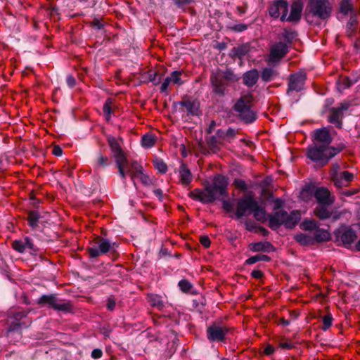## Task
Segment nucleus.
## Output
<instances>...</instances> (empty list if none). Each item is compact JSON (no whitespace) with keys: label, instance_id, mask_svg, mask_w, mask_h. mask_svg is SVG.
Segmentation results:
<instances>
[{"label":"nucleus","instance_id":"obj_4","mask_svg":"<svg viewBox=\"0 0 360 360\" xmlns=\"http://www.w3.org/2000/svg\"><path fill=\"white\" fill-rule=\"evenodd\" d=\"M252 101L251 95H245L242 96L234 105V110L238 115L246 123L252 122L257 118L255 112L251 109Z\"/></svg>","mask_w":360,"mask_h":360},{"label":"nucleus","instance_id":"obj_46","mask_svg":"<svg viewBox=\"0 0 360 360\" xmlns=\"http://www.w3.org/2000/svg\"><path fill=\"white\" fill-rule=\"evenodd\" d=\"M333 318L330 315H326L323 317V330H328L332 325Z\"/></svg>","mask_w":360,"mask_h":360},{"label":"nucleus","instance_id":"obj_47","mask_svg":"<svg viewBox=\"0 0 360 360\" xmlns=\"http://www.w3.org/2000/svg\"><path fill=\"white\" fill-rule=\"evenodd\" d=\"M223 208L228 212H233L234 210V204L233 201L231 200H224L223 202Z\"/></svg>","mask_w":360,"mask_h":360},{"label":"nucleus","instance_id":"obj_10","mask_svg":"<svg viewBox=\"0 0 360 360\" xmlns=\"http://www.w3.org/2000/svg\"><path fill=\"white\" fill-rule=\"evenodd\" d=\"M288 44L282 41L274 44L270 48V53L268 58L269 63H278L288 52Z\"/></svg>","mask_w":360,"mask_h":360},{"label":"nucleus","instance_id":"obj_1","mask_svg":"<svg viewBox=\"0 0 360 360\" xmlns=\"http://www.w3.org/2000/svg\"><path fill=\"white\" fill-rule=\"evenodd\" d=\"M228 184V179L218 174L214 176L212 184H206L203 189L195 188L189 193V196L202 203H211L219 197L227 195Z\"/></svg>","mask_w":360,"mask_h":360},{"label":"nucleus","instance_id":"obj_43","mask_svg":"<svg viewBox=\"0 0 360 360\" xmlns=\"http://www.w3.org/2000/svg\"><path fill=\"white\" fill-rule=\"evenodd\" d=\"M271 246V243L269 242H259L252 244V249L254 251H262L267 250Z\"/></svg>","mask_w":360,"mask_h":360},{"label":"nucleus","instance_id":"obj_39","mask_svg":"<svg viewBox=\"0 0 360 360\" xmlns=\"http://www.w3.org/2000/svg\"><path fill=\"white\" fill-rule=\"evenodd\" d=\"M148 302L153 307H155L158 308H162L164 306L163 301L161 300L160 297L157 295H150L148 296Z\"/></svg>","mask_w":360,"mask_h":360},{"label":"nucleus","instance_id":"obj_48","mask_svg":"<svg viewBox=\"0 0 360 360\" xmlns=\"http://www.w3.org/2000/svg\"><path fill=\"white\" fill-rule=\"evenodd\" d=\"M179 286L183 291L185 292L188 291L192 287L191 283L186 280L180 281L179 283Z\"/></svg>","mask_w":360,"mask_h":360},{"label":"nucleus","instance_id":"obj_23","mask_svg":"<svg viewBox=\"0 0 360 360\" xmlns=\"http://www.w3.org/2000/svg\"><path fill=\"white\" fill-rule=\"evenodd\" d=\"M311 234L313 236L314 243L315 242H325L329 240L330 238V233L323 229L319 228V226L314 230V231Z\"/></svg>","mask_w":360,"mask_h":360},{"label":"nucleus","instance_id":"obj_7","mask_svg":"<svg viewBox=\"0 0 360 360\" xmlns=\"http://www.w3.org/2000/svg\"><path fill=\"white\" fill-rule=\"evenodd\" d=\"M338 170V165H334L330 172V176L334 184L338 188L347 186L348 183L353 180L354 174L348 171L339 172Z\"/></svg>","mask_w":360,"mask_h":360},{"label":"nucleus","instance_id":"obj_58","mask_svg":"<svg viewBox=\"0 0 360 360\" xmlns=\"http://www.w3.org/2000/svg\"><path fill=\"white\" fill-rule=\"evenodd\" d=\"M66 82L69 87H73L76 84V80L72 75H68Z\"/></svg>","mask_w":360,"mask_h":360},{"label":"nucleus","instance_id":"obj_42","mask_svg":"<svg viewBox=\"0 0 360 360\" xmlns=\"http://www.w3.org/2000/svg\"><path fill=\"white\" fill-rule=\"evenodd\" d=\"M142 145L145 148L152 147L155 142V138L151 134H146L142 137Z\"/></svg>","mask_w":360,"mask_h":360},{"label":"nucleus","instance_id":"obj_30","mask_svg":"<svg viewBox=\"0 0 360 360\" xmlns=\"http://www.w3.org/2000/svg\"><path fill=\"white\" fill-rule=\"evenodd\" d=\"M39 213L36 210H32L29 212L27 217V221L29 226L32 229H36L38 227L39 219H40Z\"/></svg>","mask_w":360,"mask_h":360},{"label":"nucleus","instance_id":"obj_53","mask_svg":"<svg viewBox=\"0 0 360 360\" xmlns=\"http://www.w3.org/2000/svg\"><path fill=\"white\" fill-rule=\"evenodd\" d=\"M200 241L205 248H209L211 243L209 237L206 236H201Z\"/></svg>","mask_w":360,"mask_h":360},{"label":"nucleus","instance_id":"obj_54","mask_svg":"<svg viewBox=\"0 0 360 360\" xmlns=\"http://www.w3.org/2000/svg\"><path fill=\"white\" fill-rule=\"evenodd\" d=\"M119 174L121 176V178L123 180H125L127 174H129L127 172L128 166L127 167H117Z\"/></svg>","mask_w":360,"mask_h":360},{"label":"nucleus","instance_id":"obj_59","mask_svg":"<svg viewBox=\"0 0 360 360\" xmlns=\"http://www.w3.org/2000/svg\"><path fill=\"white\" fill-rule=\"evenodd\" d=\"M103 352L99 349H95L91 352V356L94 359H99L102 356Z\"/></svg>","mask_w":360,"mask_h":360},{"label":"nucleus","instance_id":"obj_17","mask_svg":"<svg viewBox=\"0 0 360 360\" xmlns=\"http://www.w3.org/2000/svg\"><path fill=\"white\" fill-rule=\"evenodd\" d=\"M314 139L317 145L326 146L330 147L329 145L332 141L330 134L327 128L319 129L314 131Z\"/></svg>","mask_w":360,"mask_h":360},{"label":"nucleus","instance_id":"obj_32","mask_svg":"<svg viewBox=\"0 0 360 360\" xmlns=\"http://www.w3.org/2000/svg\"><path fill=\"white\" fill-rule=\"evenodd\" d=\"M277 75V72L271 68L263 69L261 75L262 79L266 82L271 81Z\"/></svg>","mask_w":360,"mask_h":360},{"label":"nucleus","instance_id":"obj_64","mask_svg":"<svg viewBox=\"0 0 360 360\" xmlns=\"http://www.w3.org/2000/svg\"><path fill=\"white\" fill-rule=\"evenodd\" d=\"M274 352V348L270 345H267L264 349V353L266 355H270V354H273Z\"/></svg>","mask_w":360,"mask_h":360},{"label":"nucleus","instance_id":"obj_31","mask_svg":"<svg viewBox=\"0 0 360 360\" xmlns=\"http://www.w3.org/2000/svg\"><path fill=\"white\" fill-rule=\"evenodd\" d=\"M356 82V80H352L347 77H343L339 79L337 82V88L340 92L350 87Z\"/></svg>","mask_w":360,"mask_h":360},{"label":"nucleus","instance_id":"obj_11","mask_svg":"<svg viewBox=\"0 0 360 360\" xmlns=\"http://www.w3.org/2000/svg\"><path fill=\"white\" fill-rule=\"evenodd\" d=\"M349 108V103L347 102L341 103L338 106L332 108L330 110L328 122L334 124L337 127L341 128L342 125V119L344 112Z\"/></svg>","mask_w":360,"mask_h":360},{"label":"nucleus","instance_id":"obj_28","mask_svg":"<svg viewBox=\"0 0 360 360\" xmlns=\"http://www.w3.org/2000/svg\"><path fill=\"white\" fill-rule=\"evenodd\" d=\"M297 242L302 245L314 244L313 236L311 233H298L295 236Z\"/></svg>","mask_w":360,"mask_h":360},{"label":"nucleus","instance_id":"obj_41","mask_svg":"<svg viewBox=\"0 0 360 360\" xmlns=\"http://www.w3.org/2000/svg\"><path fill=\"white\" fill-rule=\"evenodd\" d=\"M153 165L156 169H158L160 173L165 174L167 171V166L165 163V162L159 158H155L153 160Z\"/></svg>","mask_w":360,"mask_h":360},{"label":"nucleus","instance_id":"obj_55","mask_svg":"<svg viewBox=\"0 0 360 360\" xmlns=\"http://www.w3.org/2000/svg\"><path fill=\"white\" fill-rule=\"evenodd\" d=\"M157 72H150L149 75V80L152 82L155 85H157L160 83V78L157 79L158 76Z\"/></svg>","mask_w":360,"mask_h":360},{"label":"nucleus","instance_id":"obj_26","mask_svg":"<svg viewBox=\"0 0 360 360\" xmlns=\"http://www.w3.org/2000/svg\"><path fill=\"white\" fill-rule=\"evenodd\" d=\"M327 204H319L314 210L315 215L321 220L328 219L332 211L328 207Z\"/></svg>","mask_w":360,"mask_h":360},{"label":"nucleus","instance_id":"obj_49","mask_svg":"<svg viewBox=\"0 0 360 360\" xmlns=\"http://www.w3.org/2000/svg\"><path fill=\"white\" fill-rule=\"evenodd\" d=\"M97 165L100 167H105L108 165V158L99 155L97 160Z\"/></svg>","mask_w":360,"mask_h":360},{"label":"nucleus","instance_id":"obj_5","mask_svg":"<svg viewBox=\"0 0 360 360\" xmlns=\"http://www.w3.org/2000/svg\"><path fill=\"white\" fill-rule=\"evenodd\" d=\"M309 14L321 20L328 18L331 13V5L328 0H309Z\"/></svg>","mask_w":360,"mask_h":360},{"label":"nucleus","instance_id":"obj_6","mask_svg":"<svg viewBox=\"0 0 360 360\" xmlns=\"http://www.w3.org/2000/svg\"><path fill=\"white\" fill-rule=\"evenodd\" d=\"M38 304L47 305L55 310L68 312L72 309V305L68 300H60L56 295H42L38 300Z\"/></svg>","mask_w":360,"mask_h":360},{"label":"nucleus","instance_id":"obj_61","mask_svg":"<svg viewBox=\"0 0 360 360\" xmlns=\"http://www.w3.org/2000/svg\"><path fill=\"white\" fill-rule=\"evenodd\" d=\"M107 307L109 310L112 311L115 307V301L111 298L108 299Z\"/></svg>","mask_w":360,"mask_h":360},{"label":"nucleus","instance_id":"obj_57","mask_svg":"<svg viewBox=\"0 0 360 360\" xmlns=\"http://www.w3.org/2000/svg\"><path fill=\"white\" fill-rule=\"evenodd\" d=\"M235 130L233 129H229L226 131V140L230 141L235 136Z\"/></svg>","mask_w":360,"mask_h":360},{"label":"nucleus","instance_id":"obj_62","mask_svg":"<svg viewBox=\"0 0 360 360\" xmlns=\"http://www.w3.org/2000/svg\"><path fill=\"white\" fill-rule=\"evenodd\" d=\"M63 153L62 149L58 146H55L53 149V154L56 156H60Z\"/></svg>","mask_w":360,"mask_h":360},{"label":"nucleus","instance_id":"obj_44","mask_svg":"<svg viewBox=\"0 0 360 360\" xmlns=\"http://www.w3.org/2000/svg\"><path fill=\"white\" fill-rule=\"evenodd\" d=\"M282 36H283V39L285 41L284 43L288 44V46L290 47L292 39L295 37V32H290V31H288V30H285L283 32Z\"/></svg>","mask_w":360,"mask_h":360},{"label":"nucleus","instance_id":"obj_2","mask_svg":"<svg viewBox=\"0 0 360 360\" xmlns=\"http://www.w3.org/2000/svg\"><path fill=\"white\" fill-rule=\"evenodd\" d=\"M300 216L299 211H292L290 214L281 210L276 212L269 216V226L272 229H276L283 224L286 228L291 229L298 223Z\"/></svg>","mask_w":360,"mask_h":360},{"label":"nucleus","instance_id":"obj_13","mask_svg":"<svg viewBox=\"0 0 360 360\" xmlns=\"http://www.w3.org/2000/svg\"><path fill=\"white\" fill-rule=\"evenodd\" d=\"M306 75L304 72H297L290 76L288 83V93L290 91H300L302 89Z\"/></svg>","mask_w":360,"mask_h":360},{"label":"nucleus","instance_id":"obj_9","mask_svg":"<svg viewBox=\"0 0 360 360\" xmlns=\"http://www.w3.org/2000/svg\"><path fill=\"white\" fill-rule=\"evenodd\" d=\"M256 200L251 196H246L237 200L235 215L238 219L249 215Z\"/></svg>","mask_w":360,"mask_h":360},{"label":"nucleus","instance_id":"obj_20","mask_svg":"<svg viewBox=\"0 0 360 360\" xmlns=\"http://www.w3.org/2000/svg\"><path fill=\"white\" fill-rule=\"evenodd\" d=\"M179 183L184 186H188L193 181V174L184 163H181L178 169Z\"/></svg>","mask_w":360,"mask_h":360},{"label":"nucleus","instance_id":"obj_37","mask_svg":"<svg viewBox=\"0 0 360 360\" xmlns=\"http://www.w3.org/2000/svg\"><path fill=\"white\" fill-rule=\"evenodd\" d=\"M340 13L343 15H347L349 13H352L353 8L350 0H342L340 5Z\"/></svg>","mask_w":360,"mask_h":360},{"label":"nucleus","instance_id":"obj_38","mask_svg":"<svg viewBox=\"0 0 360 360\" xmlns=\"http://www.w3.org/2000/svg\"><path fill=\"white\" fill-rule=\"evenodd\" d=\"M112 101L110 98L107 99L103 105V114L107 121L110 120L111 114L112 113Z\"/></svg>","mask_w":360,"mask_h":360},{"label":"nucleus","instance_id":"obj_29","mask_svg":"<svg viewBox=\"0 0 360 360\" xmlns=\"http://www.w3.org/2000/svg\"><path fill=\"white\" fill-rule=\"evenodd\" d=\"M211 80L214 86V91L220 96L223 95L224 94L225 87L222 80L217 77H212Z\"/></svg>","mask_w":360,"mask_h":360},{"label":"nucleus","instance_id":"obj_19","mask_svg":"<svg viewBox=\"0 0 360 360\" xmlns=\"http://www.w3.org/2000/svg\"><path fill=\"white\" fill-rule=\"evenodd\" d=\"M314 197L319 204L332 205L334 202V197L327 188L323 187L315 191Z\"/></svg>","mask_w":360,"mask_h":360},{"label":"nucleus","instance_id":"obj_35","mask_svg":"<svg viewBox=\"0 0 360 360\" xmlns=\"http://www.w3.org/2000/svg\"><path fill=\"white\" fill-rule=\"evenodd\" d=\"M115 159L116 165L119 167H127L129 165L128 160L124 154L123 150L117 153L113 154Z\"/></svg>","mask_w":360,"mask_h":360},{"label":"nucleus","instance_id":"obj_56","mask_svg":"<svg viewBox=\"0 0 360 360\" xmlns=\"http://www.w3.org/2000/svg\"><path fill=\"white\" fill-rule=\"evenodd\" d=\"M248 26L245 24H237L231 27L232 30L236 32H243L247 30Z\"/></svg>","mask_w":360,"mask_h":360},{"label":"nucleus","instance_id":"obj_34","mask_svg":"<svg viewBox=\"0 0 360 360\" xmlns=\"http://www.w3.org/2000/svg\"><path fill=\"white\" fill-rule=\"evenodd\" d=\"M221 140H226V131L219 129L216 135L210 139L209 144L212 146H217L218 143H221Z\"/></svg>","mask_w":360,"mask_h":360},{"label":"nucleus","instance_id":"obj_45","mask_svg":"<svg viewBox=\"0 0 360 360\" xmlns=\"http://www.w3.org/2000/svg\"><path fill=\"white\" fill-rule=\"evenodd\" d=\"M223 79L227 80L229 82H235L238 79V77L234 75V73L231 70H226L223 73L222 75Z\"/></svg>","mask_w":360,"mask_h":360},{"label":"nucleus","instance_id":"obj_33","mask_svg":"<svg viewBox=\"0 0 360 360\" xmlns=\"http://www.w3.org/2000/svg\"><path fill=\"white\" fill-rule=\"evenodd\" d=\"M107 140L113 154L122 151L117 138L112 136H108L107 137Z\"/></svg>","mask_w":360,"mask_h":360},{"label":"nucleus","instance_id":"obj_60","mask_svg":"<svg viewBox=\"0 0 360 360\" xmlns=\"http://www.w3.org/2000/svg\"><path fill=\"white\" fill-rule=\"evenodd\" d=\"M279 347L282 349H290L292 348L293 345L290 342H281L279 344Z\"/></svg>","mask_w":360,"mask_h":360},{"label":"nucleus","instance_id":"obj_22","mask_svg":"<svg viewBox=\"0 0 360 360\" xmlns=\"http://www.w3.org/2000/svg\"><path fill=\"white\" fill-rule=\"evenodd\" d=\"M303 6L300 1L294 2L291 6L290 13L286 15L285 21L297 22L301 17Z\"/></svg>","mask_w":360,"mask_h":360},{"label":"nucleus","instance_id":"obj_21","mask_svg":"<svg viewBox=\"0 0 360 360\" xmlns=\"http://www.w3.org/2000/svg\"><path fill=\"white\" fill-rule=\"evenodd\" d=\"M182 106V111L186 112L188 115H197L199 110V103L196 101L186 99L179 103Z\"/></svg>","mask_w":360,"mask_h":360},{"label":"nucleus","instance_id":"obj_63","mask_svg":"<svg viewBox=\"0 0 360 360\" xmlns=\"http://www.w3.org/2000/svg\"><path fill=\"white\" fill-rule=\"evenodd\" d=\"M251 275L255 278H260L263 276V273L259 270H254L252 271Z\"/></svg>","mask_w":360,"mask_h":360},{"label":"nucleus","instance_id":"obj_8","mask_svg":"<svg viewBox=\"0 0 360 360\" xmlns=\"http://www.w3.org/2000/svg\"><path fill=\"white\" fill-rule=\"evenodd\" d=\"M116 244L110 243L108 240L100 238L89 248V253L91 257H97L101 255L107 253L111 250L115 249Z\"/></svg>","mask_w":360,"mask_h":360},{"label":"nucleus","instance_id":"obj_14","mask_svg":"<svg viewBox=\"0 0 360 360\" xmlns=\"http://www.w3.org/2000/svg\"><path fill=\"white\" fill-rule=\"evenodd\" d=\"M226 333L225 327L214 325L207 328V336L210 341L219 342L224 339Z\"/></svg>","mask_w":360,"mask_h":360},{"label":"nucleus","instance_id":"obj_18","mask_svg":"<svg viewBox=\"0 0 360 360\" xmlns=\"http://www.w3.org/2000/svg\"><path fill=\"white\" fill-rule=\"evenodd\" d=\"M12 247L15 250L20 253L24 252L27 250H36L32 240L28 237L14 240Z\"/></svg>","mask_w":360,"mask_h":360},{"label":"nucleus","instance_id":"obj_36","mask_svg":"<svg viewBox=\"0 0 360 360\" xmlns=\"http://www.w3.org/2000/svg\"><path fill=\"white\" fill-rule=\"evenodd\" d=\"M319 224L314 220L306 219L300 224V228L304 231H314Z\"/></svg>","mask_w":360,"mask_h":360},{"label":"nucleus","instance_id":"obj_52","mask_svg":"<svg viewBox=\"0 0 360 360\" xmlns=\"http://www.w3.org/2000/svg\"><path fill=\"white\" fill-rule=\"evenodd\" d=\"M27 312L25 311H16L13 314V317L16 321H20L27 316Z\"/></svg>","mask_w":360,"mask_h":360},{"label":"nucleus","instance_id":"obj_40","mask_svg":"<svg viewBox=\"0 0 360 360\" xmlns=\"http://www.w3.org/2000/svg\"><path fill=\"white\" fill-rule=\"evenodd\" d=\"M270 257L266 255H257L252 257H249L246 260V263L248 264H253L259 261H269Z\"/></svg>","mask_w":360,"mask_h":360},{"label":"nucleus","instance_id":"obj_3","mask_svg":"<svg viewBox=\"0 0 360 360\" xmlns=\"http://www.w3.org/2000/svg\"><path fill=\"white\" fill-rule=\"evenodd\" d=\"M339 152V149L336 148L326 147V146L316 144L309 148L307 157L312 161L318 162L323 166Z\"/></svg>","mask_w":360,"mask_h":360},{"label":"nucleus","instance_id":"obj_25","mask_svg":"<svg viewBox=\"0 0 360 360\" xmlns=\"http://www.w3.org/2000/svg\"><path fill=\"white\" fill-rule=\"evenodd\" d=\"M127 172L131 176V179L133 181L134 185H136L134 182V179L137 178L140 174L143 172V169L141 165L139 164L136 161H133L128 165Z\"/></svg>","mask_w":360,"mask_h":360},{"label":"nucleus","instance_id":"obj_24","mask_svg":"<svg viewBox=\"0 0 360 360\" xmlns=\"http://www.w3.org/2000/svg\"><path fill=\"white\" fill-rule=\"evenodd\" d=\"M259 79V72L256 69L245 72L243 75V83L249 86H253Z\"/></svg>","mask_w":360,"mask_h":360},{"label":"nucleus","instance_id":"obj_12","mask_svg":"<svg viewBox=\"0 0 360 360\" xmlns=\"http://www.w3.org/2000/svg\"><path fill=\"white\" fill-rule=\"evenodd\" d=\"M288 11V5L286 1L283 0L275 1L269 8V13L271 17L278 18L284 22Z\"/></svg>","mask_w":360,"mask_h":360},{"label":"nucleus","instance_id":"obj_15","mask_svg":"<svg viewBox=\"0 0 360 360\" xmlns=\"http://www.w3.org/2000/svg\"><path fill=\"white\" fill-rule=\"evenodd\" d=\"M336 237L344 245H350L356 238L355 231L351 228H342L337 231Z\"/></svg>","mask_w":360,"mask_h":360},{"label":"nucleus","instance_id":"obj_16","mask_svg":"<svg viewBox=\"0 0 360 360\" xmlns=\"http://www.w3.org/2000/svg\"><path fill=\"white\" fill-rule=\"evenodd\" d=\"M181 71H173L169 76L167 77L161 85V92H166L170 84L181 85L184 83L181 78Z\"/></svg>","mask_w":360,"mask_h":360},{"label":"nucleus","instance_id":"obj_50","mask_svg":"<svg viewBox=\"0 0 360 360\" xmlns=\"http://www.w3.org/2000/svg\"><path fill=\"white\" fill-rule=\"evenodd\" d=\"M234 185L236 188H239L240 190L245 191L247 189V184L245 181L242 179H236L234 181Z\"/></svg>","mask_w":360,"mask_h":360},{"label":"nucleus","instance_id":"obj_27","mask_svg":"<svg viewBox=\"0 0 360 360\" xmlns=\"http://www.w3.org/2000/svg\"><path fill=\"white\" fill-rule=\"evenodd\" d=\"M251 213H253L254 217L257 221H264L266 219V214L264 207L259 205L256 200V205L253 206Z\"/></svg>","mask_w":360,"mask_h":360},{"label":"nucleus","instance_id":"obj_51","mask_svg":"<svg viewBox=\"0 0 360 360\" xmlns=\"http://www.w3.org/2000/svg\"><path fill=\"white\" fill-rule=\"evenodd\" d=\"M137 178H139L144 185H149L151 183V180L149 176L144 174L143 172Z\"/></svg>","mask_w":360,"mask_h":360}]
</instances>
